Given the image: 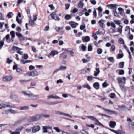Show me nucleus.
<instances>
[{
    "label": "nucleus",
    "mask_w": 134,
    "mask_h": 134,
    "mask_svg": "<svg viewBox=\"0 0 134 134\" xmlns=\"http://www.w3.org/2000/svg\"><path fill=\"white\" fill-rule=\"evenodd\" d=\"M7 107L14 108L15 107V105L9 102H4L2 103V107H0V109Z\"/></svg>",
    "instance_id": "f257e3e1"
},
{
    "label": "nucleus",
    "mask_w": 134,
    "mask_h": 134,
    "mask_svg": "<svg viewBox=\"0 0 134 134\" xmlns=\"http://www.w3.org/2000/svg\"><path fill=\"white\" fill-rule=\"evenodd\" d=\"M38 73L37 71H34L27 73L26 75L29 76L34 77L38 76Z\"/></svg>",
    "instance_id": "f03ea898"
},
{
    "label": "nucleus",
    "mask_w": 134,
    "mask_h": 134,
    "mask_svg": "<svg viewBox=\"0 0 134 134\" xmlns=\"http://www.w3.org/2000/svg\"><path fill=\"white\" fill-rule=\"evenodd\" d=\"M43 114L41 113L34 116L32 118L33 121H37L43 118Z\"/></svg>",
    "instance_id": "7ed1b4c3"
},
{
    "label": "nucleus",
    "mask_w": 134,
    "mask_h": 134,
    "mask_svg": "<svg viewBox=\"0 0 134 134\" xmlns=\"http://www.w3.org/2000/svg\"><path fill=\"white\" fill-rule=\"evenodd\" d=\"M32 132L33 133H36L38 132L41 129L40 127L38 125L34 126L32 127Z\"/></svg>",
    "instance_id": "20e7f679"
},
{
    "label": "nucleus",
    "mask_w": 134,
    "mask_h": 134,
    "mask_svg": "<svg viewBox=\"0 0 134 134\" xmlns=\"http://www.w3.org/2000/svg\"><path fill=\"white\" fill-rule=\"evenodd\" d=\"M14 51H18L17 53L21 55H22L23 54V52L21 51H19L21 50V49L19 48L16 46H14L12 47Z\"/></svg>",
    "instance_id": "39448f33"
},
{
    "label": "nucleus",
    "mask_w": 134,
    "mask_h": 134,
    "mask_svg": "<svg viewBox=\"0 0 134 134\" xmlns=\"http://www.w3.org/2000/svg\"><path fill=\"white\" fill-rule=\"evenodd\" d=\"M58 53L57 51L56 50L52 51L49 54L48 57L49 58H50L51 56H54L55 55H57Z\"/></svg>",
    "instance_id": "423d86ee"
},
{
    "label": "nucleus",
    "mask_w": 134,
    "mask_h": 134,
    "mask_svg": "<svg viewBox=\"0 0 134 134\" xmlns=\"http://www.w3.org/2000/svg\"><path fill=\"white\" fill-rule=\"evenodd\" d=\"M118 83L119 84V85L122 84V83L123 82V81H125L126 80V79L124 77H123L122 78L121 77H118L117 79Z\"/></svg>",
    "instance_id": "0eeeda50"
},
{
    "label": "nucleus",
    "mask_w": 134,
    "mask_h": 134,
    "mask_svg": "<svg viewBox=\"0 0 134 134\" xmlns=\"http://www.w3.org/2000/svg\"><path fill=\"white\" fill-rule=\"evenodd\" d=\"M48 99L50 98H54L56 99H59L60 98L59 96H57L55 94H51L48 95L47 96Z\"/></svg>",
    "instance_id": "6e6552de"
},
{
    "label": "nucleus",
    "mask_w": 134,
    "mask_h": 134,
    "mask_svg": "<svg viewBox=\"0 0 134 134\" xmlns=\"http://www.w3.org/2000/svg\"><path fill=\"white\" fill-rule=\"evenodd\" d=\"M12 79V76H8L3 78L2 79V80L4 81H11Z\"/></svg>",
    "instance_id": "1a4fd4ad"
},
{
    "label": "nucleus",
    "mask_w": 134,
    "mask_h": 134,
    "mask_svg": "<svg viewBox=\"0 0 134 134\" xmlns=\"http://www.w3.org/2000/svg\"><path fill=\"white\" fill-rule=\"evenodd\" d=\"M31 99L33 100H37L39 99V96L38 95H34L32 93V96L30 97Z\"/></svg>",
    "instance_id": "9d476101"
},
{
    "label": "nucleus",
    "mask_w": 134,
    "mask_h": 134,
    "mask_svg": "<svg viewBox=\"0 0 134 134\" xmlns=\"http://www.w3.org/2000/svg\"><path fill=\"white\" fill-rule=\"evenodd\" d=\"M67 56L65 52H64L60 54L59 57L61 59H65L67 58Z\"/></svg>",
    "instance_id": "9b49d317"
},
{
    "label": "nucleus",
    "mask_w": 134,
    "mask_h": 134,
    "mask_svg": "<svg viewBox=\"0 0 134 134\" xmlns=\"http://www.w3.org/2000/svg\"><path fill=\"white\" fill-rule=\"evenodd\" d=\"M118 10L119 12V14L121 15H124V10L121 7H119L118 8Z\"/></svg>",
    "instance_id": "f8f14e48"
},
{
    "label": "nucleus",
    "mask_w": 134,
    "mask_h": 134,
    "mask_svg": "<svg viewBox=\"0 0 134 134\" xmlns=\"http://www.w3.org/2000/svg\"><path fill=\"white\" fill-rule=\"evenodd\" d=\"M96 71H94V75L95 76H96L100 73V70L98 67H96Z\"/></svg>",
    "instance_id": "ddd939ff"
},
{
    "label": "nucleus",
    "mask_w": 134,
    "mask_h": 134,
    "mask_svg": "<svg viewBox=\"0 0 134 134\" xmlns=\"http://www.w3.org/2000/svg\"><path fill=\"white\" fill-rule=\"evenodd\" d=\"M30 18V20H29V24L30 25L33 26L35 24V22L31 19V16H29Z\"/></svg>",
    "instance_id": "4468645a"
},
{
    "label": "nucleus",
    "mask_w": 134,
    "mask_h": 134,
    "mask_svg": "<svg viewBox=\"0 0 134 134\" xmlns=\"http://www.w3.org/2000/svg\"><path fill=\"white\" fill-rule=\"evenodd\" d=\"M82 40L83 42H87L90 40V38L89 36H87L83 38H82Z\"/></svg>",
    "instance_id": "2eb2a0df"
},
{
    "label": "nucleus",
    "mask_w": 134,
    "mask_h": 134,
    "mask_svg": "<svg viewBox=\"0 0 134 134\" xmlns=\"http://www.w3.org/2000/svg\"><path fill=\"white\" fill-rule=\"evenodd\" d=\"M22 59L20 60L21 63L22 64H25L26 63H29L31 62L30 60H24V58H23V56L22 57Z\"/></svg>",
    "instance_id": "dca6fc26"
},
{
    "label": "nucleus",
    "mask_w": 134,
    "mask_h": 134,
    "mask_svg": "<svg viewBox=\"0 0 134 134\" xmlns=\"http://www.w3.org/2000/svg\"><path fill=\"white\" fill-rule=\"evenodd\" d=\"M116 8L112 9V11L114 15L115 16H118V14L116 11Z\"/></svg>",
    "instance_id": "f3484780"
},
{
    "label": "nucleus",
    "mask_w": 134,
    "mask_h": 134,
    "mask_svg": "<svg viewBox=\"0 0 134 134\" xmlns=\"http://www.w3.org/2000/svg\"><path fill=\"white\" fill-rule=\"evenodd\" d=\"M116 125L115 122L113 121H110L109 126L112 128H114Z\"/></svg>",
    "instance_id": "a211bd4d"
},
{
    "label": "nucleus",
    "mask_w": 134,
    "mask_h": 134,
    "mask_svg": "<svg viewBox=\"0 0 134 134\" xmlns=\"http://www.w3.org/2000/svg\"><path fill=\"white\" fill-rule=\"evenodd\" d=\"M29 109V108L28 106H23L20 108V110H28Z\"/></svg>",
    "instance_id": "6ab92c4d"
},
{
    "label": "nucleus",
    "mask_w": 134,
    "mask_h": 134,
    "mask_svg": "<svg viewBox=\"0 0 134 134\" xmlns=\"http://www.w3.org/2000/svg\"><path fill=\"white\" fill-rule=\"evenodd\" d=\"M22 94L25 95L29 97L32 96V93L31 92H30V93H27V92L25 91H23L22 92Z\"/></svg>",
    "instance_id": "aec40b11"
},
{
    "label": "nucleus",
    "mask_w": 134,
    "mask_h": 134,
    "mask_svg": "<svg viewBox=\"0 0 134 134\" xmlns=\"http://www.w3.org/2000/svg\"><path fill=\"white\" fill-rule=\"evenodd\" d=\"M50 127L47 126H43L42 129L43 130V133H47L48 132V130H47V129L49 128Z\"/></svg>",
    "instance_id": "412c9836"
},
{
    "label": "nucleus",
    "mask_w": 134,
    "mask_h": 134,
    "mask_svg": "<svg viewBox=\"0 0 134 134\" xmlns=\"http://www.w3.org/2000/svg\"><path fill=\"white\" fill-rule=\"evenodd\" d=\"M99 84L97 82H95L93 85V87L96 89H98L99 88Z\"/></svg>",
    "instance_id": "4be33fe9"
},
{
    "label": "nucleus",
    "mask_w": 134,
    "mask_h": 134,
    "mask_svg": "<svg viewBox=\"0 0 134 134\" xmlns=\"http://www.w3.org/2000/svg\"><path fill=\"white\" fill-rule=\"evenodd\" d=\"M119 85L120 86V88L122 91L123 92H125V91L126 89L125 86L122 84Z\"/></svg>",
    "instance_id": "5701e85b"
},
{
    "label": "nucleus",
    "mask_w": 134,
    "mask_h": 134,
    "mask_svg": "<svg viewBox=\"0 0 134 134\" xmlns=\"http://www.w3.org/2000/svg\"><path fill=\"white\" fill-rule=\"evenodd\" d=\"M55 113L56 114L60 115H64L65 114V113L62 112L60 111H55Z\"/></svg>",
    "instance_id": "b1692460"
},
{
    "label": "nucleus",
    "mask_w": 134,
    "mask_h": 134,
    "mask_svg": "<svg viewBox=\"0 0 134 134\" xmlns=\"http://www.w3.org/2000/svg\"><path fill=\"white\" fill-rule=\"evenodd\" d=\"M103 20H99V23L100 24V26L104 28L105 27V25L104 23H102Z\"/></svg>",
    "instance_id": "393cba45"
},
{
    "label": "nucleus",
    "mask_w": 134,
    "mask_h": 134,
    "mask_svg": "<svg viewBox=\"0 0 134 134\" xmlns=\"http://www.w3.org/2000/svg\"><path fill=\"white\" fill-rule=\"evenodd\" d=\"M67 69V67L66 66H64L62 65H61L59 68V70L64 71L66 70Z\"/></svg>",
    "instance_id": "a878e982"
},
{
    "label": "nucleus",
    "mask_w": 134,
    "mask_h": 134,
    "mask_svg": "<svg viewBox=\"0 0 134 134\" xmlns=\"http://www.w3.org/2000/svg\"><path fill=\"white\" fill-rule=\"evenodd\" d=\"M14 15L13 13L11 12H9L7 15L8 18H10L12 17Z\"/></svg>",
    "instance_id": "bb28decb"
},
{
    "label": "nucleus",
    "mask_w": 134,
    "mask_h": 134,
    "mask_svg": "<svg viewBox=\"0 0 134 134\" xmlns=\"http://www.w3.org/2000/svg\"><path fill=\"white\" fill-rule=\"evenodd\" d=\"M123 27L122 26L120 25L119 26V27L120 28H119L118 29V32L121 33L122 32V28Z\"/></svg>",
    "instance_id": "cd10ccee"
},
{
    "label": "nucleus",
    "mask_w": 134,
    "mask_h": 134,
    "mask_svg": "<svg viewBox=\"0 0 134 134\" xmlns=\"http://www.w3.org/2000/svg\"><path fill=\"white\" fill-rule=\"evenodd\" d=\"M118 42L120 44H124V40L122 38H119L118 41Z\"/></svg>",
    "instance_id": "c85d7f7f"
},
{
    "label": "nucleus",
    "mask_w": 134,
    "mask_h": 134,
    "mask_svg": "<svg viewBox=\"0 0 134 134\" xmlns=\"http://www.w3.org/2000/svg\"><path fill=\"white\" fill-rule=\"evenodd\" d=\"M103 52L102 49L100 48H98L97 49V53L99 54H101Z\"/></svg>",
    "instance_id": "c756f323"
},
{
    "label": "nucleus",
    "mask_w": 134,
    "mask_h": 134,
    "mask_svg": "<svg viewBox=\"0 0 134 134\" xmlns=\"http://www.w3.org/2000/svg\"><path fill=\"white\" fill-rule=\"evenodd\" d=\"M102 40H100L98 42H97L96 41H94V45L97 47L98 46L99 43L100 42H102Z\"/></svg>",
    "instance_id": "7c9ffc66"
},
{
    "label": "nucleus",
    "mask_w": 134,
    "mask_h": 134,
    "mask_svg": "<svg viewBox=\"0 0 134 134\" xmlns=\"http://www.w3.org/2000/svg\"><path fill=\"white\" fill-rule=\"evenodd\" d=\"M56 15V14L55 12H53L50 14V15L51 16L52 19L54 20L55 19V16Z\"/></svg>",
    "instance_id": "2f4dec72"
},
{
    "label": "nucleus",
    "mask_w": 134,
    "mask_h": 134,
    "mask_svg": "<svg viewBox=\"0 0 134 134\" xmlns=\"http://www.w3.org/2000/svg\"><path fill=\"white\" fill-rule=\"evenodd\" d=\"M95 121L96 122V123H95V124L96 125H99L102 126H103V125L101 123H100L97 119H96V120H95Z\"/></svg>",
    "instance_id": "473e14b6"
},
{
    "label": "nucleus",
    "mask_w": 134,
    "mask_h": 134,
    "mask_svg": "<svg viewBox=\"0 0 134 134\" xmlns=\"http://www.w3.org/2000/svg\"><path fill=\"white\" fill-rule=\"evenodd\" d=\"M124 62H120L119 64V67L122 68L124 67Z\"/></svg>",
    "instance_id": "72a5a7b5"
},
{
    "label": "nucleus",
    "mask_w": 134,
    "mask_h": 134,
    "mask_svg": "<svg viewBox=\"0 0 134 134\" xmlns=\"http://www.w3.org/2000/svg\"><path fill=\"white\" fill-rule=\"evenodd\" d=\"M79 72L80 74H85L87 72L84 69L81 70H79Z\"/></svg>",
    "instance_id": "f704fd0d"
},
{
    "label": "nucleus",
    "mask_w": 134,
    "mask_h": 134,
    "mask_svg": "<svg viewBox=\"0 0 134 134\" xmlns=\"http://www.w3.org/2000/svg\"><path fill=\"white\" fill-rule=\"evenodd\" d=\"M91 9H89L88 10V12H86L85 13V15L86 16H88L89 15V13H91Z\"/></svg>",
    "instance_id": "c9c22d12"
},
{
    "label": "nucleus",
    "mask_w": 134,
    "mask_h": 134,
    "mask_svg": "<svg viewBox=\"0 0 134 134\" xmlns=\"http://www.w3.org/2000/svg\"><path fill=\"white\" fill-rule=\"evenodd\" d=\"M53 129L57 132H59L61 131L60 130L58 127H53Z\"/></svg>",
    "instance_id": "e433bc0d"
},
{
    "label": "nucleus",
    "mask_w": 134,
    "mask_h": 134,
    "mask_svg": "<svg viewBox=\"0 0 134 134\" xmlns=\"http://www.w3.org/2000/svg\"><path fill=\"white\" fill-rule=\"evenodd\" d=\"M71 16L69 15H66L65 16V18L66 20H69L71 18Z\"/></svg>",
    "instance_id": "4c0bfd02"
},
{
    "label": "nucleus",
    "mask_w": 134,
    "mask_h": 134,
    "mask_svg": "<svg viewBox=\"0 0 134 134\" xmlns=\"http://www.w3.org/2000/svg\"><path fill=\"white\" fill-rule=\"evenodd\" d=\"M23 58L25 60H26L28 58V56L27 54H24V56H23Z\"/></svg>",
    "instance_id": "58836bf2"
},
{
    "label": "nucleus",
    "mask_w": 134,
    "mask_h": 134,
    "mask_svg": "<svg viewBox=\"0 0 134 134\" xmlns=\"http://www.w3.org/2000/svg\"><path fill=\"white\" fill-rule=\"evenodd\" d=\"M63 82V81L62 79H60L59 80H57L56 81V83L57 84H59V83H62Z\"/></svg>",
    "instance_id": "ea45409f"
},
{
    "label": "nucleus",
    "mask_w": 134,
    "mask_h": 134,
    "mask_svg": "<svg viewBox=\"0 0 134 134\" xmlns=\"http://www.w3.org/2000/svg\"><path fill=\"white\" fill-rule=\"evenodd\" d=\"M23 129V127L22 126H21L20 127L17 129H16V131H19L20 132V131H21Z\"/></svg>",
    "instance_id": "a19ab883"
},
{
    "label": "nucleus",
    "mask_w": 134,
    "mask_h": 134,
    "mask_svg": "<svg viewBox=\"0 0 134 134\" xmlns=\"http://www.w3.org/2000/svg\"><path fill=\"white\" fill-rule=\"evenodd\" d=\"M129 129L131 130H133L134 128V125L133 124H129Z\"/></svg>",
    "instance_id": "79ce46f5"
},
{
    "label": "nucleus",
    "mask_w": 134,
    "mask_h": 134,
    "mask_svg": "<svg viewBox=\"0 0 134 134\" xmlns=\"http://www.w3.org/2000/svg\"><path fill=\"white\" fill-rule=\"evenodd\" d=\"M116 5H114V4H110V5H108V6L109 7H110L111 8H116Z\"/></svg>",
    "instance_id": "37998d69"
},
{
    "label": "nucleus",
    "mask_w": 134,
    "mask_h": 134,
    "mask_svg": "<svg viewBox=\"0 0 134 134\" xmlns=\"http://www.w3.org/2000/svg\"><path fill=\"white\" fill-rule=\"evenodd\" d=\"M81 133L83 134H87V133L85 130L83 129L80 131Z\"/></svg>",
    "instance_id": "c03bdc74"
},
{
    "label": "nucleus",
    "mask_w": 134,
    "mask_h": 134,
    "mask_svg": "<svg viewBox=\"0 0 134 134\" xmlns=\"http://www.w3.org/2000/svg\"><path fill=\"white\" fill-rule=\"evenodd\" d=\"M10 34L12 38H14L15 36V32L13 31H12L10 32Z\"/></svg>",
    "instance_id": "a18cd8bd"
},
{
    "label": "nucleus",
    "mask_w": 134,
    "mask_h": 134,
    "mask_svg": "<svg viewBox=\"0 0 134 134\" xmlns=\"http://www.w3.org/2000/svg\"><path fill=\"white\" fill-rule=\"evenodd\" d=\"M16 34L18 37H22V35L20 33L16 32Z\"/></svg>",
    "instance_id": "49530a36"
},
{
    "label": "nucleus",
    "mask_w": 134,
    "mask_h": 134,
    "mask_svg": "<svg viewBox=\"0 0 134 134\" xmlns=\"http://www.w3.org/2000/svg\"><path fill=\"white\" fill-rule=\"evenodd\" d=\"M69 52L70 53V55L72 57H74V56L75 54L73 52V50L72 51H69Z\"/></svg>",
    "instance_id": "de8ad7c7"
},
{
    "label": "nucleus",
    "mask_w": 134,
    "mask_h": 134,
    "mask_svg": "<svg viewBox=\"0 0 134 134\" xmlns=\"http://www.w3.org/2000/svg\"><path fill=\"white\" fill-rule=\"evenodd\" d=\"M84 5V4L80 2L79 3L78 5V6L79 8H82Z\"/></svg>",
    "instance_id": "09e8293b"
},
{
    "label": "nucleus",
    "mask_w": 134,
    "mask_h": 134,
    "mask_svg": "<svg viewBox=\"0 0 134 134\" xmlns=\"http://www.w3.org/2000/svg\"><path fill=\"white\" fill-rule=\"evenodd\" d=\"M88 117L89 118L91 119V120H94V121H95V120H96V118H94V117L92 116H88Z\"/></svg>",
    "instance_id": "8fccbe9b"
},
{
    "label": "nucleus",
    "mask_w": 134,
    "mask_h": 134,
    "mask_svg": "<svg viewBox=\"0 0 134 134\" xmlns=\"http://www.w3.org/2000/svg\"><path fill=\"white\" fill-rule=\"evenodd\" d=\"M92 37L96 40L98 37L96 33H94L93 34Z\"/></svg>",
    "instance_id": "3c124183"
},
{
    "label": "nucleus",
    "mask_w": 134,
    "mask_h": 134,
    "mask_svg": "<svg viewBox=\"0 0 134 134\" xmlns=\"http://www.w3.org/2000/svg\"><path fill=\"white\" fill-rule=\"evenodd\" d=\"M124 72L123 70H121L119 72V74L120 75H122L124 74Z\"/></svg>",
    "instance_id": "603ef678"
},
{
    "label": "nucleus",
    "mask_w": 134,
    "mask_h": 134,
    "mask_svg": "<svg viewBox=\"0 0 134 134\" xmlns=\"http://www.w3.org/2000/svg\"><path fill=\"white\" fill-rule=\"evenodd\" d=\"M16 21L19 24H21L22 23V21L21 20H19L18 17V16L16 17Z\"/></svg>",
    "instance_id": "864d4df0"
},
{
    "label": "nucleus",
    "mask_w": 134,
    "mask_h": 134,
    "mask_svg": "<svg viewBox=\"0 0 134 134\" xmlns=\"http://www.w3.org/2000/svg\"><path fill=\"white\" fill-rule=\"evenodd\" d=\"M123 55L120 54H118L117 56V58L120 59L122 58L123 57Z\"/></svg>",
    "instance_id": "5fc2aeb1"
},
{
    "label": "nucleus",
    "mask_w": 134,
    "mask_h": 134,
    "mask_svg": "<svg viewBox=\"0 0 134 134\" xmlns=\"http://www.w3.org/2000/svg\"><path fill=\"white\" fill-rule=\"evenodd\" d=\"M81 49L83 51H85L86 48V46L84 45L83 44H82L81 46Z\"/></svg>",
    "instance_id": "6e6d98bb"
},
{
    "label": "nucleus",
    "mask_w": 134,
    "mask_h": 134,
    "mask_svg": "<svg viewBox=\"0 0 134 134\" xmlns=\"http://www.w3.org/2000/svg\"><path fill=\"white\" fill-rule=\"evenodd\" d=\"M115 23L118 25H119L120 24V21L119 20H114Z\"/></svg>",
    "instance_id": "4d7b16f0"
},
{
    "label": "nucleus",
    "mask_w": 134,
    "mask_h": 134,
    "mask_svg": "<svg viewBox=\"0 0 134 134\" xmlns=\"http://www.w3.org/2000/svg\"><path fill=\"white\" fill-rule=\"evenodd\" d=\"M92 47L91 45L90 44L88 45V51H91L92 50Z\"/></svg>",
    "instance_id": "13d9d810"
},
{
    "label": "nucleus",
    "mask_w": 134,
    "mask_h": 134,
    "mask_svg": "<svg viewBox=\"0 0 134 134\" xmlns=\"http://www.w3.org/2000/svg\"><path fill=\"white\" fill-rule=\"evenodd\" d=\"M62 102V101H54L53 102V105H54L56 104H57L59 103H61Z\"/></svg>",
    "instance_id": "bf43d9fd"
},
{
    "label": "nucleus",
    "mask_w": 134,
    "mask_h": 134,
    "mask_svg": "<svg viewBox=\"0 0 134 134\" xmlns=\"http://www.w3.org/2000/svg\"><path fill=\"white\" fill-rule=\"evenodd\" d=\"M11 134H20V132L19 131L11 132Z\"/></svg>",
    "instance_id": "052dcab7"
},
{
    "label": "nucleus",
    "mask_w": 134,
    "mask_h": 134,
    "mask_svg": "<svg viewBox=\"0 0 134 134\" xmlns=\"http://www.w3.org/2000/svg\"><path fill=\"white\" fill-rule=\"evenodd\" d=\"M49 6L51 8V10H53L55 9V7L53 5H49Z\"/></svg>",
    "instance_id": "680f3d73"
},
{
    "label": "nucleus",
    "mask_w": 134,
    "mask_h": 134,
    "mask_svg": "<svg viewBox=\"0 0 134 134\" xmlns=\"http://www.w3.org/2000/svg\"><path fill=\"white\" fill-rule=\"evenodd\" d=\"M90 1L93 5H95L96 4V2L95 0H90Z\"/></svg>",
    "instance_id": "e2e57ef3"
},
{
    "label": "nucleus",
    "mask_w": 134,
    "mask_h": 134,
    "mask_svg": "<svg viewBox=\"0 0 134 134\" xmlns=\"http://www.w3.org/2000/svg\"><path fill=\"white\" fill-rule=\"evenodd\" d=\"M12 62V60L10 59L9 58H7V63L8 64H10L11 62Z\"/></svg>",
    "instance_id": "0e129e2a"
},
{
    "label": "nucleus",
    "mask_w": 134,
    "mask_h": 134,
    "mask_svg": "<svg viewBox=\"0 0 134 134\" xmlns=\"http://www.w3.org/2000/svg\"><path fill=\"white\" fill-rule=\"evenodd\" d=\"M116 95L114 93H111L110 94V97L112 98H114Z\"/></svg>",
    "instance_id": "69168bd1"
},
{
    "label": "nucleus",
    "mask_w": 134,
    "mask_h": 134,
    "mask_svg": "<svg viewBox=\"0 0 134 134\" xmlns=\"http://www.w3.org/2000/svg\"><path fill=\"white\" fill-rule=\"evenodd\" d=\"M35 67L33 65H30L29 67V69L30 70H32L35 69Z\"/></svg>",
    "instance_id": "338daca9"
},
{
    "label": "nucleus",
    "mask_w": 134,
    "mask_h": 134,
    "mask_svg": "<svg viewBox=\"0 0 134 134\" xmlns=\"http://www.w3.org/2000/svg\"><path fill=\"white\" fill-rule=\"evenodd\" d=\"M115 133L116 134H124V132L121 131H116Z\"/></svg>",
    "instance_id": "774afa93"
}]
</instances>
